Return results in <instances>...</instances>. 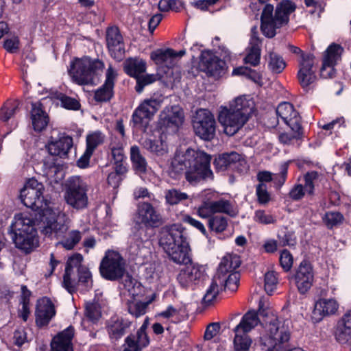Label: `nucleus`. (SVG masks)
<instances>
[{
    "instance_id": "f3484780",
    "label": "nucleus",
    "mask_w": 351,
    "mask_h": 351,
    "mask_svg": "<svg viewBox=\"0 0 351 351\" xmlns=\"http://www.w3.org/2000/svg\"><path fill=\"white\" fill-rule=\"evenodd\" d=\"M132 321L119 315L111 316L105 322V329L112 343L119 341L130 330Z\"/></svg>"
},
{
    "instance_id": "37998d69",
    "label": "nucleus",
    "mask_w": 351,
    "mask_h": 351,
    "mask_svg": "<svg viewBox=\"0 0 351 351\" xmlns=\"http://www.w3.org/2000/svg\"><path fill=\"white\" fill-rule=\"evenodd\" d=\"M286 66L287 64L280 55L274 51L269 52L268 68L273 73H281L285 69Z\"/></svg>"
},
{
    "instance_id": "5fc2aeb1",
    "label": "nucleus",
    "mask_w": 351,
    "mask_h": 351,
    "mask_svg": "<svg viewBox=\"0 0 351 351\" xmlns=\"http://www.w3.org/2000/svg\"><path fill=\"white\" fill-rule=\"evenodd\" d=\"M104 142L101 132H95L88 134L86 141V149L94 153L95 149Z\"/></svg>"
},
{
    "instance_id": "0eeeda50",
    "label": "nucleus",
    "mask_w": 351,
    "mask_h": 351,
    "mask_svg": "<svg viewBox=\"0 0 351 351\" xmlns=\"http://www.w3.org/2000/svg\"><path fill=\"white\" fill-rule=\"evenodd\" d=\"M164 223L162 217L149 202H143L138 206L137 217L134 229V235L141 242L147 241L150 236L147 234L148 228H156Z\"/></svg>"
},
{
    "instance_id": "8fccbe9b",
    "label": "nucleus",
    "mask_w": 351,
    "mask_h": 351,
    "mask_svg": "<svg viewBox=\"0 0 351 351\" xmlns=\"http://www.w3.org/2000/svg\"><path fill=\"white\" fill-rule=\"evenodd\" d=\"M323 222L328 229H332L334 227L341 224L344 221L343 215L337 211H328L322 217Z\"/></svg>"
},
{
    "instance_id": "9b49d317",
    "label": "nucleus",
    "mask_w": 351,
    "mask_h": 351,
    "mask_svg": "<svg viewBox=\"0 0 351 351\" xmlns=\"http://www.w3.org/2000/svg\"><path fill=\"white\" fill-rule=\"evenodd\" d=\"M195 135L199 139L209 142L215 136L217 123L214 114L208 109H197L192 117Z\"/></svg>"
},
{
    "instance_id": "423d86ee",
    "label": "nucleus",
    "mask_w": 351,
    "mask_h": 351,
    "mask_svg": "<svg viewBox=\"0 0 351 351\" xmlns=\"http://www.w3.org/2000/svg\"><path fill=\"white\" fill-rule=\"evenodd\" d=\"M104 68V63L99 58L84 56L75 58L70 64L68 73L73 81L80 86L93 85L97 75Z\"/></svg>"
},
{
    "instance_id": "864d4df0",
    "label": "nucleus",
    "mask_w": 351,
    "mask_h": 351,
    "mask_svg": "<svg viewBox=\"0 0 351 351\" xmlns=\"http://www.w3.org/2000/svg\"><path fill=\"white\" fill-rule=\"evenodd\" d=\"M319 178V173L317 171H310L304 175V184L303 186L306 189L308 195H313L315 193V181Z\"/></svg>"
},
{
    "instance_id": "7ed1b4c3",
    "label": "nucleus",
    "mask_w": 351,
    "mask_h": 351,
    "mask_svg": "<svg viewBox=\"0 0 351 351\" xmlns=\"http://www.w3.org/2000/svg\"><path fill=\"white\" fill-rule=\"evenodd\" d=\"M40 219L43 224L42 233L51 239H61L60 243L66 250H73L80 241L82 233L79 230L71 231L68 237H66L69 222L64 214H56L52 209L47 208Z\"/></svg>"
},
{
    "instance_id": "a211bd4d",
    "label": "nucleus",
    "mask_w": 351,
    "mask_h": 351,
    "mask_svg": "<svg viewBox=\"0 0 351 351\" xmlns=\"http://www.w3.org/2000/svg\"><path fill=\"white\" fill-rule=\"evenodd\" d=\"M276 322L277 319L269 323L267 343H264L266 351H283L285 349L284 344L289 341V330L283 326L279 327Z\"/></svg>"
},
{
    "instance_id": "1a4fd4ad",
    "label": "nucleus",
    "mask_w": 351,
    "mask_h": 351,
    "mask_svg": "<svg viewBox=\"0 0 351 351\" xmlns=\"http://www.w3.org/2000/svg\"><path fill=\"white\" fill-rule=\"evenodd\" d=\"M99 271L104 279L119 281L126 273L125 261L119 252L108 250L100 262Z\"/></svg>"
},
{
    "instance_id": "a18cd8bd",
    "label": "nucleus",
    "mask_w": 351,
    "mask_h": 351,
    "mask_svg": "<svg viewBox=\"0 0 351 351\" xmlns=\"http://www.w3.org/2000/svg\"><path fill=\"white\" fill-rule=\"evenodd\" d=\"M283 24H279L278 21L274 19L261 21V30L262 34L267 38H272L276 35V29L283 27Z\"/></svg>"
},
{
    "instance_id": "bb28decb",
    "label": "nucleus",
    "mask_w": 351,
    "mask_h": 351,
    "mask_svg": "<svg viewBox=\"0 0 351 351\" xmlns=\"http://www.w3.org/2000/svg\"><path fill=\"white\" fill-rule=\"evenodd\" d=\"M83 256L80 253H75L70 256L65 265V271L63 276V287L71 294L77 291L76 285L72 282L71 274L74 267L83 266L82 262Z\"/></svg>"
},
{
    "instance_id": "603ef678",
    "label": "nucleus",
    "mask_w": 351,
    "mask_h": 351,
    "mask_svg": "<svg viewBox=\"0 0 351 351\" xmlns=\"http://www.w3.org/2000/svg\"><path fill=\"white\" fill-rule=\"evenodd\" d=\"M261 49L258 44H252L246 56L244 58L245 63L250 64L253 66L259 64L261 60Z\"/></svg>"
},
{
    "instance_id": "9d476101",
    "label": "nucleus",
    "mask_w": 351,
    "mask_h": 351,
    "mask_svg": "<svg viewBox=\"0 0 351 351\" xmlns=\"http://www.w3.org/2000/svg\"><path fill=\"white\" fill-rule=\"evenodd\" d=\"M45 186L34 178L29 179L20 191L21 202L34 210H42V214L48 205V200L44 196Z\"/></svg>"
},
{
    "instance_id": "a19ab883",
    "label": "nucleus",
    "mask_w": 351,
    "mask_h": 351,
    "mask_svg": "<svg viewBox=\"0 0 351 351\" xmlns=\"http://www.w3.org/2000/svg\"><path fill=\"white\" fill-rule=\"evenodd\" d=\"M291 131L293 132V134L287 132H282L278 135V140L280 143L284 145H289L294 139L300 140L304 137V129L302 125H288Z\"/></svg>"
},
{
    "instance_id": "680f3d73",
    "label": "nucleus",
    "mask_w": 351,
    "mask_h": 351,
    "mask_svg": "<svg viewBox=\"0 0 351 351\" xmlns=\"http://www.w3.org/2000/svg\"><path fill=\"white\" fill-rule=\"evenodd\" d=\"M136 80L135 90L137 93H141L145 86L151 84L156 80V77L154 74H146L144 75L141 74Z\"/></svg>"
},
{
    "instance_id": "774afa93",
    "label": "nucleus",
    "mask_w": 351,
    "mask_h": 351,
    "mask_svg": "<svg viewBox=\"0 0 351 351\" xmlns=\"http://www.w3.org/2000/svg\"><path fill=\"white\" fill-rule=\"evenodd\" d=\"M147 304L143 302H136L128 305V310L130 314L136 317L144 315L146 312Z\"/></svg>"
},
{
    "instance_id": "49530a36",
    "label": "nucleus",
    "mask_w": 351,
    "mask_h": 351,
    "mask_svg": "<svg viewBox=\"0 0 351 351\" xmlns=\"http://www.w3.org/2000/svg\"><path fill=\"white\" fill-rule=\"evenodd\" d=\"M165 198L167 204L173 206L178 204L183 200L189 199L187 193L180 191L176 189H171L165 191Z\"/></svg>"
},
{
    "instance_id": "4468645a",
    "label": "nucleus",
    "mask_w": 351,
    "mask_h": 351,
    "mask_svg": "<svg viewBox=\"0 0 351 351\" xmlns=\"http://www.w3.org/2000/svg\"><path fill=\"white\" fill-rule=\"evenodd\" d=\"M160 101L156 99L144 100L133 112L130 122L132 127L147 128V120L150 119L159 110Z\"/></svg>"
},
{
    "instance_id": "0e129e2a",
    "label": "nucleus",
    "mask_w": 351,
    "mask_h": 351,
    "mask_svg": "<svg viewBox=\"0 0 351 351\" xmlns=\"http://www.w3.org/2000/svg\"><path fill=\"white\" fill-rule=\"evenodd\" d=\"M288 164L284 163L280 167V172L273 177L272 181L278 189H280L285 183L287 178Z\"/></svg>"
},
{
    "instance_id": "f8f14e48",
    "label": "nucleus",
    "mask_w": 351,
    "mask_h": 351,
    "mask_svg": "<svg viewBox=\"0 0 351 351\" xmlns=\"http://www.w3.org/2000/svg\"><path fill=\"white\" fill-rule=\"evenodd\" d=\"M87 191V185L80 177H70L65 185L66 202L77 210L86 208L88 202Z\"/></svg>"
},
{
    "instance_id": "473e14b6",
    "label": "nucleus",
    "mask_w": 351,
    "mask_h": 351,
    "mask_svg": "<svg viewBox=\"0 0 351 351\" xmlns=\"http://www.w3.org/2000/svg\"><path fill=\"white\" fill-rule=\"evenodd\" d=\"M296 5L291 0H282L276 8L274 16L278 23L286 25L289 22V16L291 13L295 12Z\"/></svg>"
},
{
    "instance_id": "09e8293b",
    "label": "nucleus",
    "mask_w": 351,
    "mask_h": 351,
    "mask_svg": "<svg viewBox=\"0 0 351 351\" xmlns=\"http://www.w3.org/2000/svg\"><path fill=\"white\" fill-rule=\"evenodd\" d=\"M208 228L216 233L223 232L228 226L227 217L221 215L210 217L208 221Z\"/></svg>"
},
{
    "instance_id": "20e7f679",
    "label": "nucleus",
    "mask_w": 351,
    "mask_h": 351,
    "mask_svg": "<svg viewBox=\"0 0 351 351\" xmlns=\"http://www.w3.org/2000/svg\"><path fill=\"white\" fill-rule=\"evenodd\" d=\"M254 109V103L245 96H239L230 104V107L221 106L218 121L228 136L234 135L248 121Z\"/></svg>"
},
{
    "instance_id": "cd10ccee",
    "label": "nucleus",
    "mask_w": 351,
    "mask_h": 351,
    "mask_svg": "<svg viewBox=\"0 0 351 351\" xmlns=\"http://www.w3.org/2000/svg\"><path fill=\"white\" fill-rule=\"evenodd\" d=\"M73 145V138L69 135H63L58 140L50 141L47 145V148L49 154L60 158H66Z\"/></svg>"
},
{
    "instance_id": "b1692460",
    "label": "nucleus",
    "mask_w": 351,
    "mask_h": 351,
    "mask_svg": "<svg viewBox=\"0 0 351 351\" xmlns=\"http://www.w3.org/2000/svg\"><path fill=\"white\" fill-rule=\"evenodd\" d=\"M75 328L72 325L58 332L50 343L51 351H74L73 339Z\"/></svg>"
},
{
    "instance_id": "ddd939ff",
    "label": "nucleus",
    "mask_w": 351,
    "mask_h": 351,
    "mask_svg": "<svg viewBox=\"0 0 351 351\" xmlns=\"http://www.w3.org/2000/svg\"><path fill=\"white\" fill-rule=\"evenodd\" d=\"M184 121V112L179 106H167L160 114L156 128L163 135L175 134Z\"/></svg>"
},
{
    "instance_id": "5701e85b",
    "label": "nucleus",
    "mask_w": 351,
    "mask_h": 351,
    "mask_svg": "<svg viewBox=\"0 0 351 351\" xmlns=\"http://www.w3.org/2000/svg\"><path fill=\"white\" fill-rule=\"evenodd\" d=\"M147 324L148 318L144 321L136 334L130 333L125 337L124 342L127 347L124 350L142 351L149 345L150 340L147 333Z\"/></svg>"
},
{
    "instance_id": "e2e57ef3",
    "label": "nucleus",
    "mask_w": 351,
    "mask_h": 351,
    "mask_svg": "<svg viewBox=\"0 0 351 351\" xmlns=\"http://www.w3.org/2000/svg\"><path fill=\"white\" fill-rule=\"evenodd\" d=\"M85 316L92 322H97L101 317V312L95 303L88 302L85 306Z\"/></svg>"
},
{
    "instance_id": "dca6fc26",
    "label": "nucleus",
    "mask_w": 351,
    "mask_h": 351,
    "mask_svg": "<svg viewBox=\"0 0 351 351\" xmlns=\"http://www.w3.org/2000/svg\"><path fill=\"white\" fill-rule=\"evenodd\" d=\"M199 65L203 71L213 77L222 76L228 69L226 60L220 59L208 49L202 51Z\"/></svg>"
},
{
    "instance_id": "c756f323",
    "label": "nucleus",
    "mask_w": 351,
    "mask_h": 351,
    "mask_svg": "<svg viewBox=\"0 0 351 351\" xmlns=\"http://www.w3.org/2000/svg\"><path fill=\"white\" fill-rule=\"evenodd\" d=\"M276 114L287 125H302V118L294 106L289 102L280 104L276 108Z\"/></svg>"
},
{
    "instance_id": "69168bd1",
    "label": "nucleus",
    "mask_w": 351,
    "mask_h": 351,
    "mask_svg": "<svg viewBox=\"0 0 351 351\" xmlns=\"http://www.w3.org/2000/svg\"><path fill=\"white\" fill-rule=\"evenodd\" d=\"M306 192V189L303 186V184H295L289 191L288 196L292 201L297 202L303 199Z\"/></svg>"
},
{
    "instance_id": "aec40b11",
    "label": "nucleus",
    "mask_w": 351,
    "mask_h": 351,
    "mask_svg": "<svg viewBox=\"0 0 351 351\" xmlns=\"http://www.w3.org/2000/svg\"><path fill=\"white\" fill-rule=\"evenodd\" d=\"M34 314L36 326L43 328L48 326L56 315V307L52 300L47 296L38 298Z\"/></svg>"
},
{
    "instance_id": "79ce46f5",
    "label": "nucleus",
    "mask_w": 351,
    "mask_h": 351,
    "mask_svg": "<svg viewBox=\"0 0 351 351\" xmlns=\"http://www.w3.org/2000/svg\"><path fill=\"white\" fill-rule=\"evenodd\" d=\"M72 282L76 285V289L79 285H82L87 290L93 287L92 274L89 269L86 266L79 267L77 269V281L72 280Z\"/></svg>"
},
{
    "instance_id": "2f4dec72",
    "label": "nucleus",
    "mask_w": 351,
    "mask_h": 351,
    "mask_svg": "<svg viewBox=\"0 0 351 351\" xmlns=\"http://www.w3.org/2000/svg\"><path fill=\"white\" fill-rule=\"evenodd\" d=\"M130 160L135 174L142 176L147 172V162L143 155L138 145H132L130 147Z\"/></svg>"
},
{
    "instance_id": "6e6552de",
    "label": "nucleus",
    "mask_w": 351,
    "mask_h": 351,
    "mask_svg": "<svg viewBox=\"0 0 351 351\" xmlns=\"http://www.w3.org/2000/svg\"><path fill=\"white\" fill-rule=\"evenodd\" d=\"M240 265L239 257L236 255L226 256L221 259L216 275L218 280H219L223 291L230 290L234 292L237 290L239 285L240 274L238 271H234V270L239 267Z\"/></svg>"
},
{
    "instance_id": "4c0bfd02",
    "label": "nucleus",
    "mask_w": 351,
    "mask_h": 351,
    "mask_svg": "<svg viewBox=\"0 0 351 351\" xmlns=\"http://www.w3.org/2000/svg\"><path fill=\"white\" fill-rule=\"evenodd\" d=\"M51 97L53 99L60 101V106L64 109L69 110H78L81 107L79 100L66 95L60 91L56 90L51 93Z\"/></svg>"
},
{
    "instance_id": "c03bdc74",
    "label": "nucleus",
    "mask_w": 351,
    "mask_h": 351,
    "mask_svg": "<svg viewBox=\"0 0 351 351\" xmlns=\"http://www.w3.org/2000/svg\"><path fill=\"white\" fill-rule=\"evenodd\" d=\"M176 51L172 49H158L151 53L150 58L156 64H162L169 59L176 58Z\"/></svg>"
},
{
    "instance_id": "39448f33",
    "label": "nucleus",
    "mask_w": 351,
    "mask_h": 351,
    "mask_svg": "<svg viewBox=\"0 0 351 351\" xmlns=\"http://www.w3.org/2000/svg\"><path fill=\"white\" fill-rule=\"evenodd\" d=\"M8 233L15 247L25 254L32 253L39 246L36 221L26 214L21 213L14 217Z\"/></svg>"
},
{
    "instance_id": "bf43d9fd",
    "label": "nucleus",
    "mask_w": 351,
    "mask_h": 351,
    "mask_svg": "<svg viewBox=\"0 0 351 351\" xmlns=\"http://www.w3.org/2000/svg\"><path fill=\"white\" fill-rule=\"evenodd\" d=\"M254 220L263 225L274 224L276 223V217L267 213L264 210H257L254 213Z\"/></svg>"
},
{
    "instance_id": "393cba45",
    "label": "nucleus",
    "mask_w": 351,
    "mask_h": 351,
    "mask_svg": "<svg viewBox=\"0 0 351 351\" xmlns=\"http://www.w3.org/2000/svg\"><path fill=\"white\" fill-rule=\"evenodd\" d=\"M339 304L334 299L320 298L315 304L311 319L313 323H319L325 316L334 315L338 310Z\"/></svg>"
},
{
    "instance_id": "f03ea898",
    "label": "nucleus",
    "mask_w": 351,
    "mask_h": 351,
    "mask_svg": "<svg viewBox=\"0 0 351 351\" xmlns=\"http://www.w3.org/2000/svg\"><path fill=\"white\" fill-rule=\"evenodd\" d=\"M211 156L204 151L188 148L183 153L176 152L169 168L168 174L173 180L184 176L193 186L213 178L210 169Z\"/></svg>"
},
{
    "instance_id": "c85d7f7f",
    "label": "nucleus",
    "mask_w": 351,
    "mask_h": 351,
    "mask_svg": "<svg viewBox=\"0 0 351 351\" xmlns=\"http://www.w3.org/2000/svg\"><path fill=\"white\" fill-rule=\"evenodd\" d=\"M335 337L337 341L341 344L351 343V311H347L338 320Z\"/></svg>"
},
{
    "instance_id": "052dcab7",
    "label": "nucleus",
    "mask_w": 351,
    "mask_h": 351,
    "mask_svg": "<svg viewBox=\"0 0 351 351\" xmlns=\"http://www.w3.org/2000/svg\"><path fill=\"white\" fill-rule=\"evenodd\" d=\"M234 155H237L238 157L234 158L235 160L232 162L230 171L238 173L240 175L247 173L249 170V165L246 160L242 158L241 156L235 152Z\"/></svg>"
},
{
    "instance_id": "412c9836",
    "label": "nucleus",
    "mask_w": 351,
    "mask_h": 351,
    "mask_svg": "<svg viewBox=\"0 0 351 351\" xmlns=\"http://www.w3.org/2000/svg\"><path fill=\"white\" fill-rule=\"evenodd\" d=\"M315 56L309 54L303 56V61L299 62V70L297 73L298 82L304 91L308 92L311 86L317 80L315 71L313 70L314 65Z\"/></svg>"
},
{
    "instance_id": "7c9ffc66",
    "label": "nucleus",
    "mask_w": 351,
    "mask_h": 351,
    "mask_svg": "<svg viewBox=\"0 0 351 351\" xmlns=\"http://www.w3.org/2000/svg\"><path fill=\"white\" fill-rule=\"evenodd\" d=\"M123 69L125 74L136 79L146 71L147 62L139 57H130L123 62Z\"/></svg>"
},
{
    "instance_id": "de8ad7c7",
    "label": "nucleus",
    "mask_w": 351,
    "mask_h": 351,
    "mask_svg": "<svg viewBox=\"0 0 351 351\" xmlns=\"http://www.w3.org/2000/svg\"><path fill=\"white\" fill-rule=\"evenodd\" d=\"M234 346L236 351H247L251 346L252 339L245 332H234Z\"/></svg>"
},
{
    "instance_id": "c9c22d12",
    "label": "nucleus",
    "mask_w": 351,
    "mask_h": 351,
    "mask_svg": "<svg viewBox=\"0 0 351 351\" xmlns=\"http://www.w3.org/2000/svg\"><path fill=\"white\" fill-rule=\"evenodd\" d=\"M343 51L344 49L341 45L332 43L325 51L323 62L326 65H336L341 60Z\"/></svg>"
},
{
    "instance_id": "2eb2a0df",
    "label": "nucleus",
    "mask_w": 351,
    "mask_h": 351,
    "mask_svg": "<svg viewBox=\"0 0 351 351\" xmlns=\"http://www.w3.org/2000/svg\"><path fill=\"white\" fill-rule=\"evenodd\" d=\"M106 42L110 57L117 62H121L125 58V48L123 37L117 26L107 27Z\"/></svg>"
},
{
    "instance_id": "72a5a7b5",
    "label": "nucleus",
    "mask_w": 351,
    "mask_h": 351,
    "mask_svg": "<svg viewBox=\"0 0 351 351\" xmlns=\"http://www.w3.org/2000/svg\"><path fill=\"white\" fill-rule=\"evenodd\" d=\"M260 323L258 313L254 310L248 311L243 315L240 323L234 328V332H249Z\"/></svg>"
},
{
    "instance_id": "4d7b16f0",
    "label": "nucleus",
    "mask_w": 351,
    "mask_h": 351,
    "mask_svg": "<svg viewBox=\"0 0 351 351\" xmlns=\"http://www.w3.org/2000/svg\"><path fill=\"white\" fill-rule=\"evenodd\" d=\"M256 195L259 204L265 205L271 200V195L267 191V186L265 183H258L256 186Z\"/></svg>"
},
{
    "instance_id": "a878e982",
    "label": "nucleus",
    "mask_w": 351,
    "mask_h": 351,
    "mask_svg": "<svg viewBox=\"0 0 351 351\" xmlns=\"http://www.w3.org/2000/svg\"><path fill=\"white\" fill-rule=\"evenodd\" d=\"M30 119L35 132H41L47 128L50 119L41 101L32 103Z\"/></svg>"
},
{
    "instance_id": "ea45409f",
    "label": "nucleus",
    "mask_w": 351,
    "mask_h": 351,
    "mask_svg": "<svg viewBox=\"0 0 351 351\" xmlns=\"http://www.w3.org/2000/svg\"><path fill=\"white\" fill-rule=\"evenodd\" d=\"M234 154V152L223 153L215 158L213 161L215 171L219 172L230 170L232 162L235 160L234 158L238 157V156Z\"/></svg>"
},
{
    "instance_id": "58836bf2",
    "label": "nucleus",
    "mask_w": 351,
    "mask_h": 351,
    "mask_svg": "<svg viewBox=\"0 0 351 351\" xmlns=\"http://www.w3.org/2000/svg\"><path fill=\"white\" fill-rule=\"evenodd\" d=\"M217 275L215 274L210 284L206 291L202 303L205 306H209L217 298V296L221 291H223L220 282L219 281Z\"/></svg>"
},
{
    "instance_id": "4be33fe9",
    "label": "nucleus",
    "mask_w": 351,
    "mask_h": 351,
    "mask_svg": "<svg viewBox=\"0 0 351 351\" xmlns=\"http://www.w3.org/2000/svg\"><path fill=\"white\" fill-rule=\"evenodd\" d=\"M117 76L116 71L110 66L106 73V80L104 84L97 88L95 93L93 99L99 103L109 102L114 96V84Z\"/></svg>"
},
{
    "instance_id": "338daca9",
    "label": "nucleus",
    "mask_w": 351,
    "mask_h": 351,
    "mask_svg": "<svg viewBox=\"0 0 351 351\" xmlns=\"http://www.w3.org/2000/svg\"><path fill=\"white\" fill-rule=\"evenodd\" d=\"M20 47V40L17 36L7 38L3 42V48L10 53H16Z\"/></svg>"
},
{
    "instance_id": "13d9d810",
    "label": "nucleus",
    "mask_w": 351,
    "mask_h": 351,
    "mask_svg": "<svg viewBox=\"0 0 351 351\" xmlns=\"http://www.w3.org/2000/svg\"><path fill=\"white\" fill-rule=\"evenodd\" d=\"M280 265L283 271L288 272L291 270L293 264V257L291 253L287 249H283L280 254Z\"/></svg>"
},
{
    "instance_id": "f257e3e1",
    "label": "nucleus",
    "mask_w": 351,
    "mask_h": 351,
    "mask_svg": "<svg viewBox=\"0 0 351 351\" xmlns=\"http://www.w3.org/2000/svg\"><path fill=\"white\" fill-rule=\"evenodd\" d=\"M159 243L174 263L184 265L177 276V280L182 288L199 285L208 278L205 267L192 262L189 254V244L181 224L171 225L163 232Z\"/></svg>"
},
{
    "instance_id": "f704fd0d",
    "label": "nucleus",
    "mask_w": 351,
    "mask_h": 351,
    "mask_svg": "<svg viewBox=\"0 0 351 351\" xmlns=\"http://www.w3.org/2000/svg\"><path fill=\"white\" fill-rule=\"evenodd\" d=\"M20 101L18 99H7L0 108V121L4 123L14 117L19 112Z\"/></svg>"
},
{
    "instance_id": "6ab92c4d",
    "label": "nucleus",
    "mask_w": 351,
    "mask_h": 351,
    "mask_svg": "<svg viewBox=\"0 0 351 351\" xmlns=\"http://www.w3.org/2000/svg\"><path fill=\"white\" fill-rule=\"evenodd\" d=\"M300 294H305L311 289L314 280L313 267L307 259L302 260L292 276Z\"/></svg>"
},
{
    "instance_id": "6e6d98bb",
    "label": "nucleus",
    "mask_w": 351,
    "mask_h": 351,
    "mask_svg": "<svg viewBox=\"0 0 351 351\" xmlns=\"http://www.w3.org/2000/svg\"><path fill=\"white\" fill-rule=\"evenodd\" d=\"M278 274L274 271H269L265 274V290L267 294L271 295L276 289Z\"/></svg>"
},
{
    "instance_id": "e433bc0d",
    "label": "nucleus",
    "mask_w": 351,
    "mask_h": 351,
    "mask_svg": "<svg viewBox=\"0 0 351 351\" xmlns=\"http://www.w3.org/2000/svg\"><path fill=\"white\" fill-rule=\"evenodd\" d=\"M210 204L214 214L225 213L231 217H235L238 215V210L230 200L221 198L217 201H210Z\"/></svg>"
},
{
    "instance_id": "3c124183",
    "label": "nucleus",
    "mask_w": 351,
    "mask_h": 351,
    "mask_svg": "<svg viewBox=\"0 0 351 351\" xmlns=\"http://www.w3.org/2000/svg\"><path fill=\"white\" fill-rule=\"evenodd\" d=\"M278 239L282 246H294L296 244V237L294 232L287 228H282L278 234Z\"/></svg>"
}]
</instances>
